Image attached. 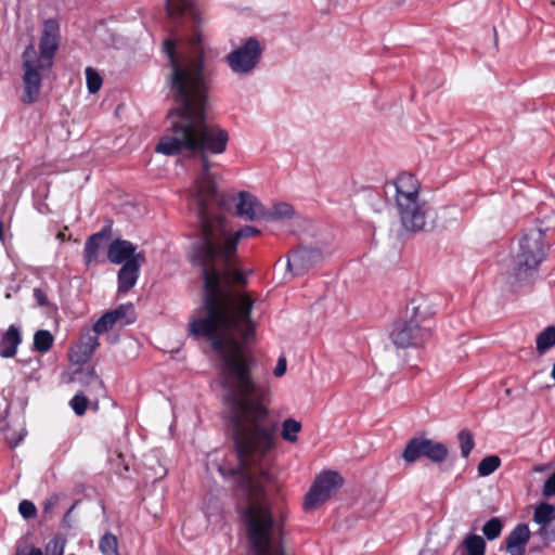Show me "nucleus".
<instances>
[{"label":"nucleus","mask_w":555,"mask_h":555,"mask_svg":"<svg viewBox=\"0 0 555 555\" xmlns=\"http://www.w3.org/2000/svg\"><path fill=\"white\" fill-rule=\"evenodd\" d=\"M464 550L461 555H485L486 542L477 534H467L463 541Z\"/></svg>","instance_id":"nucleus-22"},{"label":"nucleus","mask_w":555,"mask_h":555,"mask_svg":"<svg viewBox=\"0 0 555 555\" xmlns=\"http://www.w3.org/2000/svg\"><path fill=\"white\" fill-rule=\"evenodd\" d=\"M16 555H43L42 551L38 547L18 548Z\"/></svg>","instance_id":"nucleus-42"},{"label":"nucleus","mask_w":555,"mask_h":555,"mask_svg":"<svg viewBox=\"0 0 555 555\" xmlns=\"http://www.w3.org/2000/svg\"><path fill=\"white\" fill-rule=\"evenodd\" d=\"M61 41L60 25L55 18H48L43 23V28L39 42L40 54H37V61L42 66H52L53 57L59 49Z\"/></svg>","instance_id":"nucleus-10"},{"label":"nucleus","mask_w":555,"mask_h":555,"mask_svg":"<svg viewBox=\"0 0 555 555\" xmlns=\"http://www.w3.org/2000/svg\"><path fill=\"white\" fill-rule=\"evenodd\" d=\"M22 341L20 330L15 325H10L1 339L0 356L2 358H12L16 354L17 347Z\"/></svg>","instance_id":"nucleus-19"},{"label":"nucleus","mask_w":555,"mask_h":555,"mask_svg":"<svg viewBox=\"0 0 555 555\" xmlns=\"http://www.w3.org/2000/svg\"><path fill=\"white\" fill-rule=\"evenodd\" d=\"M117 322L113 319L109 312L104 313L93 325V331L96 335L103 334L112 328Z\"/></svg>","instance_id":"nucleus-35"},{"label":"nucleus","mask_w":555,"mask_h":555,"mask_svg":"<svg viewBox=\"0 0 555 555\" xmlns=\"http://www.w3.org/2000/svg\"><path fill=\"white\" fill-rule=\"evenodd\" d=\"M501 465V460L498 455H489L483 457L478 466L477 472L481 477H487L494 473Z\"/></svg>","instance_id":"nucleus-30"},{"label":"nucleus","mask_w":555,"mask_h":555,"mask_svg":"<svg viewBox=\"0 0 555 555\" xmlns=\"http://www.w3.org/2000/svg\"><path fill=\"white\" fill-rule=\"evenodd\" d=\"M323 258V253L319 248L300 247L289 255L287 268L294 274L300 275L321 263Z\"/></svg>","instance_id":"nucleus-11"},{"label":"nucleus","mask_w":555,"mask_h":555,"mask_svg":"<svg viewBox=\"0 0 555 555\" xmlns=\"http://www.w3.org/2000/svg\"><path fill=\"white\" fill-rule=\"evenodd\" d=\"M53 341V335L47 330H39L34 335V348L41 353L48 352Z\"/></svg>","instance_id":"nucleus-26"},{"label":"nucleus","mask_w":555,"mask_h":555,"mask_svg":"<svg viewBox=\"0 0 555 555\" xmlns=\"http://www.w3.org/2000/svg\"><path fill=\"white\" fill-rule=\"evenodd\" d=\"M286 367H287V362H286L285 357H280L278 360V363H276V366L274 369V372H273L274 376L282 377L286 372Z\"/></svg>","instance_id":"nucleus-40"},{"label":"nucleus","mask_w":555,"mask_h":555,"mask_svg":"<svg viewBox=\"0 0 555 555\" xmlns=\"http://www.w3.org/2000/svg\"><path fill=\"white\" fill-rule=\"evenodd\" d=\"M144 261V254H138L135 258L128 260L121 266L117 274V291L119 294H126L135 286Z\"/></svg>","instance_id":"nucleus-12"},{"label":"nucleus","mask_w":555,"mask_h":555,"mask_svg":"<svg viewBox=\"0 0 555 555\" xmlns=\"http://www.w3.org/2000/svg\"><path fill=\"white\" fill-rule=\"evenodd\" d=\"M503 529V522L499 517H493L482 526V533L489 541L500 537Z\"/></svg>","instance_id":"nucleus-31"},{"label":"nucleus","mask_w":555,"mask_h":555,"mask_svg":"<svg viewBox=\"0 0 555 555\" xmlns=\"http://www.w3.org/2000/svg\"><path fill=\"white\" fill-rule=\"evenodd\" d=\"M3 240V223L0 222V241Z\"/></svg>","instance_id":"nucleus-45"},{"label":"nucleus","mask_w":555,"mask_h":555,"mask_svg":"<svg viewBox=\"0 0 555 555\" xmlns=\"http://www.w3.org/2000/svg\"><path fill=\"white\" fill-rule=\"evenodd\" d=\"M4 436L7 441L12 446H17L25 437L26 430L23 425L20 426L17 430H12L10 425L7 428H3Z\"/></svg>","instance_id":"nucleus-36"},{"label":"nucleus","mask_w":555,"mask_h":555,"mask_svg":"<svg viewBox=\"0 0 555 555\" xmlns=\"http://www.w3.org/2000/svg\"><path fill=\"white\" fill-rule=\"evenodd\" d=\"M227 271V276L222 275L217 281L220 311L210 315L204 283V306L199 315L191 321L190 332L195 337H206L221 359L222 397L238 467L228 469L219 466V472L224 477H236L242 494H267L275 477L269 456L278 428L268 408L272 392L268 383L253 378L255 358L245 352L235 338L237 335L244 343H248L256 331L250 319L254 300L247 294L232 288V284L245 285L246 276L234 267V258Z\"/></svg>","instance_id":"nucleus-2"},{"label":"nucleus","mask_w":555,"mask_h":555,"mask_svg":"<svg viewBox=\"0 0 555 555\" xmlns=\"http://www.w3.org/2000/svg\"><path fill=\"white\" fill-rule=\"evenodd\" d=\"M555 346V326L545 327L535 340V348L539 354H544L548 349Z\"/></svg>","instance_id":"nucleus-24"},{"label":"nucleus","mask_w":555,"mask_h":555,"mask_svg":"<svg viewBox=\"0 0 555 555\" xmlns=\"http://www.w3.org/2000/svg\"><path fill=\"white\" fill-rule=\"evenodd\" d=\"M74 507H75V505H73V506H72V507L66 512V514L64 515V519H63V521H64V524H66L68 527H70V514H72V512H73Z\"/></svg>","instance_id":"nucleus-43"},{"label":"nucleus","mask_w":555,"mask_h":555,"mask_svg":"<svg viewBox=\"0 0 555 555\" xmlns=\"http://www.w3.org/2000/svg\"><path fill=\"white\" fill-rule=\"evenodd\" d=\"M449 455V450L446 444L434 441L427 438H413L411 439L402 453L403 460L411 464L426 457L429 461L440 464L446 461Z\"/></svg>","instance_id":"nucleus-9"},{"label":"nucleus","mask_w":555,"mask_h":555,"mask_svg":"<svg viewBox=\"0 0 555 555\" xmlns=\"http://www.w3.org/2000/svg\"><path fill=\"white\" fill-rule=\"evenodd\" d=\"M261 56L262 49L259 41L255 37H249L227 55V63L234 74L247 76L257 68Z\"/></svg>","instance_id":"nucleus-5"},{"label":"nucleus","mask_w":555,"mask_h":555,"mask_svg":"<svg viewBox=\"0 0 555 555\" xmlns=\"http://www.w3.org/2000/svg\"><path fill=\"white\" fill-rule=\"evenodd\" d=\"M457 439L460 441L461 454L463 457H467L472 450L475 447L474 436L467 429H462L457 434Z\"/></svg>","instance_id":"nucleus-32"},{"label":"nucleus","mask_w":555,"mask_h":555,"mask_svg":"<svg viewBox=\"0 0 555 555\" xmlns=\"http://www.w3.org/2000/svg\"><path fill=\"white\" fill-rule=\"evenodd\" d=\"M76 380L81 384L85 388V393L89 397H93L95 403L99 398L104 397L105 388L102 379L96 375L93 367H87L86 370H79L76 373Z\"/></svg>","instance_id":"nucleus-15"},{"label":"nucleus","mask_w":555,"mask_h":555,"mask_svg":"<svg viewBox=\"0 0 555 555\" xmlns=\"http://www.w3.org/2000/svg\"><path fill=\"white\" fill-rule=\"evenodd\" d=\"M99 345L98 335L94 333V335L88 334L85 336L81 340V343L78 345V350L73 351L70 353V360L75 363H83L86 362L94 352L95 348Z\"/></svg>","instance_id":"nucleus-20"},{"label":"nucleus","mask_w":555,"mask_h":555,"mask_svg":"<svg viewBox=\"0 0 555 555\" xmlns=\"http://www.w3.org/2000/svg\"><path fill=\"white\" fill-rule=\"evenodd\" d=\"M543 494L545 496L555 495V472L544 482Z\"/></svg>","instance_id":"nucleus-39"},{"label":"nucleus","mask_w":555,"mask_h":555,"mask_svg":"<svg viewBox=\"0 0 555 555\" xmlns=\"http://www.w3.org/2000/svg\"><path fill=\"white\" fill-rule=\"evenodd\" d=\"M548 248L545 233L541 229H532L524 233L513 257L511 275L518 282L531 280L546 258Z\"/></svg>","instance_id":"nucleus-4"},{"label":"nucleus","mask_w":555,"mask_h":555,"mask_svg":"<svg viewBox=\"0 0 555 555\" xmlns=\"http://www.w3.org/2000/svg\"><path fill=\"white\" fill-rule=\"evenodd\" d=\"M65 541L62 538L54 537L46 545L44 555H63Z\"/></svg>","instance_id":"nucleus-37"},{"label":"nucleus","mask_w":555,"mask_h":555,"mask_svg":"<svg viewBox=\"0 0 555 555\" xmlns=\"http://www.w3.org/2000/svg\"><path fill=\"white\" fill-rule=\"evenodd\" d=\"M163 46L171 68L169 87L176 106L168 113L170 131L160 139L155 151L164 155L188 153L198 157L201 169L192 197L197 207L201 229L192 251L193 262L201 268L205 278L207 305L210 315H214L220 308L218 279L227 275V268L236 256L238 242L256 236L260 231L245 225L232 232L227 227L225 218L216 212L224 199L218 193L210 173L208 155L225 152L229 133L206 120L208 80L204 73L201 31L195 29L192 37L179 40L178 51L175 40L166 39Z\"/></svg>","instance_id":"nucleus-1"},{"label":"nucleus","mask_w":555,"mask_h":555,"mask_svg":"<svg viewBox=\"0 0 555 555\" xmlns=\"http://www.w3.org/2000/svg\"><path fill=\"white\" fill-rule=\"evenodd\" d=\"M108 312L113 319L121 325H127L134 321L133 307L131 304L120 305Z\"/></svg>","instance_id":"nucleus-25"},{"label":"nucleus","mask_w":555,"mask_h":555,"mask_svg":"<svg viewBox=\"0 0 555 555\" xmlns=\"http://www.w3.org/2000/svg\"><path fill=\"white\" fill-rule=\"evenodd\" d=\"M295 215V210L292 205L285 202L276 203L272 209L264 211V220L278 221L292 219Z\"/></svg>","instance_id":"nucleus-21"},{"label":"nucleus","mask_w":555,"mask_h":555,"mask_svg":"<svg viewBox=\"0 0 555 555\" xmlns=\"http://www.w3.org/2000/svg\"><path fill=\"white\" fill-rule=\"evenodd\" d=\"M387 188L395 191L396 209L402 228L411 233L425 230L430 208L421 198L416 178L403 172L388 183Z\"/></svg>","instance_id":"nucleus-3"},{"label":"nucleus","mask_w":555,"mask_h":555,"mask_svg":"<svg viewBox=\"0 0 555 555\" xmlns=\"http://www.w3.org/2000/svg\"><path fill=\"white\" fill-rule=\"evenodd\" d=\"M553 518H555L554 505L548 503H541L537 505L533 514V520L541 526L538 533L543 539H548L552 535L555 538V530H550L548 528Z\"/></svg>","instance_id":"nucleus-18"},{"label":"nucleus","mask_w":555,"mask_h":555,"mask_svg":"<svg viewBox=\"0 0 555 555\" xmlns=\"http://www.w3.org/2000/svg\"><path fill=\"white\" fill-rule=\"evenodd\" d=\"M18 512L25 519H30L36 517L37 507L31 501L23 500L18 504Z\"/></svg>","instance_id":"nucleus-38"},{"label":"nucleus","mask_w":555,"mask_h":555,"mask_svg":"<svg viewBox=\"0 0 555 555\" xmlns=\"http://www.w3.org/2000/svg\"><path fill=\"white\" fill-rule=\"evenodd\" d=\"M236 215L245 220L254 221L264 219L266 208L256 196L249 192L242 191L237 195L235 205Z\"/></svg>","instance_id":"nucleus-13"},{"label":"nucleus","mask_w":555,"mask_h":555,"mask_svg":"<svg viewBox=\"0 0 555 555\" xmlns=\"http://www.w3.org/2000/svg\"><path fill=\"white\" fill-rule=\"evenodd\" d=\"M34 297L36 298L37 302L39 306H46L48 305V299H47V296L46 294L43 293L42 289L40 288H35L34 289Z\"/></svg>","instance_id":"nucleus-41"},{"label":"nucleus","mask_w":555,"mask_h":555,"mask_svg":"<svg viewBox=\"0 0 555 555\" xmlns=\"http://www.w3.org/2000/svg\"><path fill=\"white\" fill-rule=\"evenodd\" d=\"M86 80H87V88L88 91L92 94L96 93L102 86V77L100 74L92 67L86 68Z\"/></svg>","instance_id":"nucleus-33"},{"label":"nucleus","mask_w":555,"mask_h":555,"mask_svg":"<svg viewBox=\"0 0 555 555\" xmlns=\"http://www.w3.org/2000/svg\"><path fill=\"white\" fill-rule=\"evenodd\" d=\"M89 400V396L79 391L70 400V406L77 415L81 416L86 413Z\"/></svg>","instance_id":"nucleus-34"},{"label":"nucleus","mask_w":555,"mask_h":555,"mask_svg":"<svg viewBox=\"0 0 555 555\" xmlns=\"http://www.w3.org/2000/svg\"><path fill=\"white\" fill-rule=\"evenodd\" d=\"M530 540V530L526 524H518L506 537L505 548L509 555H524Z\"/></svg>","instance_id":"nucleus-17"},{"label":"nucleus","mask_w":555,"mask_h":555,"mask_svg":"<svg viewBox=\"0 0 555 555\" xmlns=\"http://www.w3.org/2000/svg\"><path fill=\"white\" fill-rule=\"evenodd\" d=\"M99 548L103 555H118L117 537L112 532H106L100 539Z\"/></svg>","instance_id":"nucleus-29"},{"label":"nucleus","mask_w":555,"mask_h":555,"mask_svg":"<svg viewBox=\"0 0 555 555\" xmlns=\"http://www.w3.org/2000/svg\"><path fill=\"white\" fill-rule=\"evenodd\" d=\"M343 478L336 472L321 473L305 496L304 508L311 512L331 499L343 486Z\"/></svg>","instance_id":"nucleus-6"},{"label":"nucleus","mask_w":555,"mask_h":555,"mask_svg":"<svg viewBox=\"0 0 555 555\" xmlns=\"http://www.w3.org/2000/svg\"><path fill=\"white\" fill-rule=\"evenodd\" d=\"M111 237V228L105 227L101 231L88 237L83 248L85 264L89 268L96 266L100 253Z\"/></svg>","instance_id":"nucleus-14"},{"label":"nucleus","mask_w":555,"mask_h":555,"mask_svg":"<svg viewBox=\"0 0 555 555\" xmlns=\"http://www.w3.org/2000/svg\"><path fill=\"white\" fill-rule=\"evenodd\" d=\"M301 430V424L294 418H286L282 424V438L288 442L298 440L297 434Z\"/></svg>","instance_id":"nucleus-28"},{"label":"nucleus","mask_w":555,"mask_h":555,"mask_svg":"<svg viewBox=\"0 0 555 555\" xmlns=\"http://www.w3.org/2000/svg\"><path fill=\"white\" fill-rule=\"evenodd\" d=\"M137 246L126 240H114L107 249V259L115 264L125 263L138 256Z\"/></svg>","instance_id":"nucleus-16"},{"label":"nucleus","mask_w":555,"mask_h":555,"mask_svg":"<svg viewBox=\"0 0 555 555\" xmlns=\"http://www.w3.org/2000/svg\"><path fill=\"white\" fill-rule=\"evenodd\" d=\"M390 336L398 348H416L429 338L430 330L415 320L400 319L393 323Z\"/></svg>","instance_id":"nucleus-8"},{"label":"nucleus","mask_w":555,"mask_h":555,"mask_svg":"<svg viewBox=\"0 0 555 555\" xmlns=\"http://www.w3.org/2000/svg\"><path fill=\"white\" fill-rule=\"evenodd\" d=\"M37 51L33 44L26 47L23 52V66H24V95L23 101L25 103H33L36 101L39 94L41 85L42 70H48L52 66H42L37 61Z\"/></svg>","instance_id":"nucleus-7"},{"label":"nucleus","mask_w":555,"mask_h":555,"mask_svg":"<svg viewBox=\"0 0 555 555\" xmlns=\"http://www.w3.org/2000/svg\"><path fill=\"white\" fill-rule=\"evenodd\" d=\"M427 317V305L424 301L412 300L406 307L404 320H415L418 324L425 325Z\"/></svg>","instance_id":"nucleus-23"},{"label":"nucleus","mask_w":555,"mask_h":555,"mask_svg":"<svg viewBox=\"0 0 555 555\" xmlns=\"http://www.w3.org/2000/svg\"><path fill=\"white\" fill-rule=\"evenodd\" d=\"M57 238L61 240L62 242H64L66 240V236H65V234L63 232H60L57 234Z\"/></svg>","instance_id":"nucleus-44"},{"label":"nucleus","mask_w":555,"mask_h":555,"mask_svg":"<svg viewBox=\"0 0 555 555\" xmlns=\"http://www.w3.org/2000/svg\"><path fill=\"white\" fill-rule=\"evenodd\" d=\"M193 0H166V12L170 18H176L192 9Z\"/></svg>","instance_id":"nucleus-27"}]
</instances>
